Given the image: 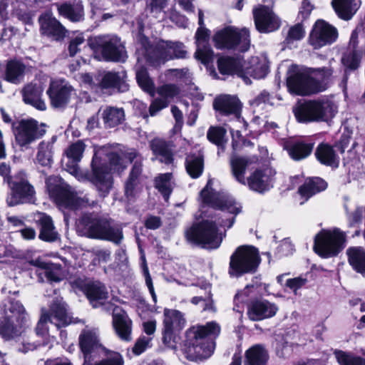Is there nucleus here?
<instances>
[{
    "label": "nucleus",
    "instance_id": "obj_42",
    "mask_svg": "<svg viewBox=\"0 0 365 365\" xmlns=\"http://www.w3.org/2000/svg\"><path fill=\"white\" fill-rule=\"evenodd\" d=\"M31 264L43 270V274L49 282H59L61 280L60 268L53 264L43 262L40 259L31 261Z\"/></svg>",
    "mask_w": 365,
    "mask_h": 365
},
{
    "label": "nucleus",
    "instance_id": "obj_47",
    "mask_svg": "<svg viewBox=\"0 0 365 365\" xmlns=\"http://www.w3.org/2000/svg\"><path fill=\"white\" fill-rule=\"evenodd\" d=\"M219 71L222 75H232L239 68V62L230 57H220L217 61Z\"/></svg>",
    "mask_w": 365,
    "mask_h": 365
},
{
    "label": "nucleus",
    "instance_id": "obj_6",
    "mask_svg": "<svg viewBox=\"0 0 365 365\" xmlns=\"http://www.w3.org/2000/svg\"><path fill=\"white\" fill-rule=\"evenodd\" d=\"M248 165V160L245 158L232 155L230 159L232 173L235 180L257 192L263 193L273 187L276 172L272 168L258 169L253 172L245 180V174Z\"/></svg>",
    "mask_w": 365,
    "mask_h": 365
},
{
    "label": "nucleus",
    "instance_id": "obj_14",
    "mask_svg": "<svg viewBox=\"0 0 365 365\" xmlns=\"http://www.w3.org/2000/svg\"><path fill=\"white\" fill-rule=\"evenodd\" d=\"M344 241L345 235L339 229L323 230L315 236L314 250L324 258L331 257L343 249Z\"/></svg>",
    "mask_w": 365,
    "mask_h": 365
},
{
    "label": "nucleus",
    "instance_id": "obj_1",
    "mask_svg": "<svg viewBox=\"0 0 365 365\" xmlns=\"http://www.w3.org/2000/svg\"><path fill=\"white\" fill-rule=\"evenodd\" d=\"M86 145L82 140L72 143L65 150L67 162L63 160L65 170L79 181L88 180L93 182L102 197L108 194L113 186L111 170L123 172L128 163L136 159L130 176L125 185V194L128 200L136 195L138 178L141 173V158L133 149L120 150L117 153L108 152L106 147L95 150L91 162L92 173L81 170L78 163L81 160Z\"/></svg>",
    "mask_w": 365,
    "mask_h": 365
},
{
    "label": "nucleus",
    "instance_id": "obj_22",
    "mask_svg": "<svg viewBox=\"0 0 365 365\" xmlns=\"http://www.w3.org/2000/svg\"><path fill=\"white\" fill-rule=\"evenodd\" d=\"M73 92V88L66 81L52 80L46 91L54 108L64 107L69 101Z\"/></svg>",
    "mask_w": 365,
    "mask_h": 365
},
{
    "label": "nucleus",
    "instance_id": "obj_32",
    "mask_svg": "<svg viewBox=\"0 0 365 365\" xmlns=\"http://www.w3.org/2000/svg\"><path fill=\"white\" fill-rule=\"evenodd\" d=\"M86 294L94 308L103 304V300L108 298L106 287L100 282L88 284L86 288Z\"/></svg>",
    "mask_w": 365,
    "mask_h": 365
},
{
    "label": "nucleus",
    "instance_id": "obj_15",
    "mask_svg": "<svg viewBox=\"0 0 365 365\" xmlns=\"http://www.w3.org/2000/svg\"><path fill=\"white\" fill-rule=\"evenodd\" d=\"M11 190L10 195L6 199L9 206L30 202L33 200L35 190L29 182L27 176L24 171H20L13 176L12 180H8Z\"/></svg>",
    "mask_w": 365,
    "mask_h": 365
},
{
    "label": "nucleus",
    "instance_id": "obj_5",
    "mask_svg": "<svg viewBox=\"0 0 365 365\" xmlns=\"http://www.w3.org/2000/svg\"><path fill=\"white\" fill-rule=\"evenodd\" d=\"M220 332V327L215 322L190 329L186 333L187 339L184 348L186 357L190 360H197L210 356L214 351V344L206 337H215Z\"/></svg>",
    "mask_w": 365,
    "mask_h": 365
},
{
    "label": "nucleus",
    "instance_id": "obj_39",
    "mask_svg": "<svg viewBox=\"0 0 365 365\" xmlns=\"http://www.w3.org/2000/svg\"><path fill=\"white\" fill-rule=\"evenodd\" d=\"M26 66L18 61H11L7 63L6 80L14 84L19 83L24 78Z\"/></svg>",
    "mask_w": 365,
    "mask_h": 365
},
{
    "label": "nucleus",
    "instance_id": "obj_9",
    "mask_svg": "<svg viewBox=\"0 0 365 365\" xmlns=\"http://www.w3.org/2000/svg\"><path fill=\"white\" fill-rule=\"evenodd\" d=\"M88 237L120 244L123 239L122 229L111 226L109 221L94 213L83 215L78 223Z\"/></svg>",
    "mask_w": 365,
    "mask_h": 365
},
{
    "label": "nucleus",
    "instance_id": "obj_51",
    "mask_svg": "<svg viewBox=\"0 0 365 365\" xmlns=\"http://www.w3.org/2000/svg\"><path fill=\"white\" fill-rule=\"evenodd\" d=\"M254 108V113H259L262 110H265L271 105L269 94L266 92H262L253 101L250 102Z\"/></svg>",
    "mask_w": 365,
    "mask_h": 365
},
{
    "label": "nucleus",
    "instance_id": "obj_52",
    "mask_svg": "<svg viewBox=\"0 0 365 365\" xmlns=\"http://www.w3.org/2000/svg\"><path fill=\"white\" fill-rule=\"evenodd\" d=\"M342 63L351 70L356 69L360 63L361 54L357 51H353L345 53L342 57Z\"/></svg>",
    "mask_w": 365,
    "mask_h": 365
},
{
    "label": "nucleus",
    "instance_id": "obj_21",
    "mask_svg": "<svg viewBox=\"0 0 365 365\" xmlns=\"http://www.w3.org/2000/svg\"><path fill=\"white\" fill-rule=\"evenodd\" d=\"M198 24L200 27L196 32L197 48L195 56L202 63L207 65L213 58V51L207 43L208 30L203 26V13L201 10L198 13Z\"/></svg>",
    "mask_w": 365,
    "mask_h": 365
},
{
    "label": "nucleus",
    "instance_id": "obj_30",
    "mask_svg": "<svg viewBox=\"0 0 365 365\" xmlns=\"http://www.w3.org/2000/svg\"><path fill=\"white\" fill-rule=\"evenodd\" d=\"M126 75L124 72H108L105 73L101 81L100 86L103 90L117 89L120 92L128 90V85L125 82Z\"/></svg>",
    "mask_w": 365,
    "mask_h": 365
},
{
    "label": "nucleus",
    "instance_id": "obj_63",
    "mask_svg": "<svg viewBox=\"0 0 365 365\" xmlns=\"http://www.w3.org/2000/svg\"><path fill=\"white\" fill-rule=\"evenodd\" d=\"M313 9V5L309 0H302L301 6L299 8V15L303 19H307L311 14Z\"/></svg>",
    "mask_w": 365,
    "mask_h": 365
},
{
    "label": "nucleus",
    "instance_id": "obj_11",
    "mask_svg": "<svg viewBox=\"0 0 365 365\" xmlns=\"http://www.w3.org/2000/svg\"><path fill=\"white\" fill-rule=\"evenodd\" d=\"M46 185L50 196L61 207L76 210L91 205L88 197L78 196L58 176L48 178Z\"/></svg>",
    "mask_w": 365,
    "mask_h": 365
},
{
    "label": "nucleus",
    "instance_id": "obj_62",
    "mask_svg": "<svg viewBox=\"0 0 365 365\" xmlns=\"http://www.w3.org/2000/svg\"><path fill=\"white\" fill-rule=\"evenodd\" d=\"M171 112L175 120V130H180L183 124V115L181 110L175 106H172Z\"/></svg>",
    "mask_w": 365,
    "mask_h": 365
},
{
    "label": "nucleus",
    "instance_id": "obj_20",
    "mask_svg": "<svg viewBox=\"0 0 365 365\" xmlns=\"http://www.w3.org/2000/svg\"><path fill=\"white\" fill-rule=\"evenodd\" d=\"M213 107L222 115H234L236 122L246 128L247 123L240 117L242 105L237 97L229 95L220 96L214 100Z\"/></svg>",
    "mask_w": 365,
    "mask_h": 365
},
{
    "label": "nucleus",
    "instance_id": "obj_41",
    "mask_svg": "<svg viewBox=\"0 0 365 365\" xmlns=\"http://www.w3.org/2000/svg\"><path fill=\"white\" fill-rule=\"evenodd\" d=\"M150 147L160 162L165 164H169L172 162V153L165 141L161 139H154L150 143Z\"/></svg>",
    "mask_w": 365,
    "mask_h": 365
},
{
    "label": "nucleus",
    "instance_id": "obj_29",
    "mask_svg": "<svg viewBox=\"0 0 365 365\" xmlns=\"http://www.w3.org/2000/svg\"><path fill=\"white\" fill-rule=\"evenodd\" d=\"M36 222L39 226V238L46 242H53L58 238L51 217L44 213H39L36 217Z\"/></svg>",
    "mask_w": 365,
    "mask_h": 365
},
{
    "label": "nucleus",
    "instance_id": "obj_23",
    "mask_svg": "<svg viewBox=\"0 0 365 365\" xmlns=\"http://www.w3.org/2000/svg\"><path fill=\"white\" fill-rule=\"evenodd\" d=\"M256 29L260 33L272 32L279 27V20L272 9L265 6H259L253 10Z\"/></svg>",
    "mask_w": 365,
    "mask_h": 365
},
{
    "label": "nucleus",
    "instance_id": "obj_37",
    "mask_svg": "<svg viewBox=\"0 0 365 365\" xmlns=\"http://www.w3.org/2000/svg\"><path fill=\"white\" fill-rule=\"evenodd\" d=\"M101 116L107 128H113L122 123L125 119L124 110L117 107H106L102 110Z\"/></svg>",
    "mask_w": 365,
    "mask_h": 365
},
{
    "label": "nucleus",
    "instance_id": "obj_4",
    "mask_svg": "<svg viewBox=\"0 0 365 365\" xmlns=\"http://www.w3.org/2000/svg\"><path fill=\"white\" fill-rule=\"evenodd\" d=\"M331 75L329 68L307 69L291 65L287 73V86L290 93L306 96L326 89L324 81Z\"/></svg>",
    "mask_w": 365,
    "mask_h": 365
},
{
    "label": "nucleus",
    "instance_id": "obj_58",
    "mask_svg": "<svg viewBox=\"0 0 365 365\" xmlns=\"http://www.w3.org/2000/svg\"><path fill=\"white\" fill-rule=\"evenodd\" d=\"M168 106V101L165 99L158 98L155 99L150 106L149 112L151 116L155 115L162 109Z\"/></svg>",
    "mask_w": 365,
    "mask_h": 365
},
{
    "label": "nucleus",
    "instance_id": "obj_45",
    "mask_svg": "<svg viewBox=\"0 0 365 365\" xmlns=\"http://www.w3.org/2000/svg\"><path fill=\"white\" fill-rule=\"evenodd\" d=\"M312 150V143H297L288 149V153L292 159L299 160L309 156Z\"/></svg>",
    "mask_w": 365,
    "mask_h": 365
},
{
    "label": "nucleus",
    "instance_id": "obj_34",
    "mask_svg": "<svg viewBox=\"0 0 365 365\" xmlns=\"http://www.w3.org/2000/svg\"><path fill=\"white\" fill-rule=\"evenodd\" d=\"M348 260L358 273L365 275V250L361 247L349 248L346 251Z\"/></svg>",
    "mask_w": 365,
    "mask_h": 365
},
{
    "label": "nucleus",
    "instance_id": "obj_3",
    "mask_svg": "<svg viewBox=\"0 0 365 365\" xmlns=\"http://www.w3.org/2000/svg\"><path fill=\"white\" fill-rule=\"evenodd\" d=\"M187 52L182 43L159 41L155 45H150L146 38H142L141 48L138 50V63L136 79L139 86L151 96L154 95L155 87L147 71L140 67L145 60L152 66H159L173 58H185Z\"/></svg>",
    "mask_w": 365,
    "mask_h": 365
},
{
    "label": "nucleus",
    "instance_id": "obj_27",
    "mask_svg": "<svg viewBox=\"0 0 365 365\" xmlns=\"http://www.w3.org/2000/svg\"><path fill=\"white\" fill-rule=\"evenodd\" d=\"M39 23L43 34L55 39L62 38L65 36V28L50 13L42 14L39 17Z\"/></svg>",
    "mask_w": 365,
    "mask_h": 365
},
{
    "label": "nucleus",
    "instance_id": "obj_35",
    "mask_svg": "<svg viewBox=\"0 0 365 365\" xmlns=\"http://www.w3.org/2000/svg\"><path fill=\"white\" fill-rule=\"evenodd\" d=\"M327 186V182L320 178H309L299 187V192L307 200L316 193L324 190Z\"/></svg>",
    "mask_w": 365,
    "mask_h": 365
},
{
    "label": "nucleus",
    "instance_id": "obj_48",
    "mask_svg": "<svg viewBox=\"0 0 365 365\" xmlns=\"http://www.w3.org/2000/svg\"><path fill=\"white\" fill-rule=\"evenodd\" d=\"M226 130L222 127H210L207 131L208 140L223 150Z\"/></svg>",
    "mask_w": 365,
    "mask_h": 365
},
{
    "label": "nucleus",
    "instance_id": "obj_2",
    "mask_svg": "<svg viewBox=\"0 0 365 365\" xmlns=\"http://www.w3.org/2000/svg\"><path fill=\"white\" fill-rule=\"evenodd\" d=\"M208 182L205 187L200 192L202 200V210L200 217L202 220L193 224L187 230V239L194 243L200 245L206 249H216L220 247L222 241V235L219 232L217 225L230 228L234 224L235 217L227 220H220L216 215H206V207L229 213L237 215L240 212V206L235 200L225 192H216L210 187Z\"/></svg>",
    "mask_w": 365,
    "mask_h": 365
},
{
    "label": "nucleus",
    "instance_id": "obj_50",
    "mask_svg": "<svg viewBox=\"0 0 365 365\" xmlns=\"http://www.w3.org/2000/svg\"><path fill=\"white\" fill-rule=\"evenodd\" d=\"M157 92L161 99L168 101L169 103L173 98L178 96L180 90L175 84H165L159 87Z\"/></svg>",
    "mask_w": 365,
    "mask_h": 365
},
{
    "label": "nucleus",
    "instance_id": "obj_46",
    "mask_svg": "<svg viewBox=\"0 0 365 365\" xmlns=\"http://www.w3.org/2000/svg\"><path fill=\"white\" fill-rule=\"evenodd\" d=\"M172 175L170 173L161 174L155 178V187L163 195L167 201L172 191Z\"/></svg>",
    "mask_w": 365,
    "mask_h": 365
},
{
    "label": "nucleus",
    "instance_id": "obj_10",
    "mask_svg": "<svg viewBox=\"0 0 365 365\" xmlns=\"http://www.w3.org/2000/svg\"><path fill=\"white\" fill-rule=\"evenodd\" d=\"M28 319L24 305L19 301L10 302L7 309L0 310V336L6 340L19 336Z\"/></svg>",
    "mask_w": 365,
    "mask_h": 365
},
{
    "label": "nucleus",
    "instance_id": "obj_18",
    "mask_svg": "<svg viewBox=\"0 0 365 365\" xmlns=\"http://www.w3.org/2000/svg\"><path fill=\"white\" fill-rule=\"evenodd\" d=\"M97 51L107 61H124L126 58L125 46L120 39L113 35L98 36L96 38Z\"/></svg>",
    "mask_w": 365,
    "mask_h": 365
},
{
    "label": "nucleus",
    "instance_id": "obj_13",
    "mask_svg": "<svg viewBox=\"0 0 365 365\" xmlns=\"http://www.w3.org/2000/svg\"><path fill=\"white\" fill-rule=\"evenodd\" d=\"M259 262V253L255 247L240 246L230 257L229 273L231 276L239 277L245 273L253 272Z\"/></svg>",
    "mask_w": 365,
    "mask_h": 365
},
{
    "label": "nucleus",
    "instance_id": "obj_28",
    "mask_svg": "<svg viewBox=\"0 0 365 365\" xmlns=\"http://www.w3.org/2000/svg\"><path fill=\"white\" fill-rule=\"evenodd\" d=\"M43 87L41 84H28L23 91V98L26 103L31 105L39 110H45L46 105L41 99Z\"/></svg>",
    "mask_w": 365,
    "mask_h": 365
},
{
    "label": "nucleus",
    "instance_id": "obj_31",
    "mask_svg": "<svg viewBox=\"0 0 365 365\" xmlns=\"http://www.w3.org/2000/svg\"><path fill=\"white\" fill-rule=\"evenodd\" d=\"M331 6L337 16L348 21L352 18L359 7V0H332Z\"/></svg>",
    "mask_w": 365,
    "mask_h": 365
},
{
    "label": "nucleus",
    "instance_id": "obj_53",
    "mask_svg": "<svg viewBox=\"0 0 365 365\" xmlns=\"http://www.w3.org/2000/svg\"><path fill=\"white\" fill-rule=\"evenodd\" d=\"M304 29L302 24H297L289 30L286 41L287 43H292L294 41L301 40L304 36Z\"/></svg>",
    "mask_w": 365,
    "mask_h": 365
},
{
    "label": "nucleus",
    "instance_id": "obj_8",
    "mask_svg": "<svg viewBox=\"0 0 365 365\" xmlns=\"http://www.w3.org/2000/svg\"><path fill=\"white\" fill-rule=\"evenodd\" d=\"M48 322L54 324L58 329L71 323H76L68 312L65 302L62 299L58 297L53 302L49 310L45 308L41 309V317L37 323L35 331L37 336L42 338L41 341L42 345H46L51 341Z\"/></svg>",
    "mask_w": 365,
    "mask_h": 365
},
{
    "label": "nucleus",
    "instance_id": "obj_24",
    "mask_svg": "<svg viewBox=\"0 0 365 365\" xmlns=\"http://www.w3.org/2000/svg\"><path fill=\"white\" fill-rule=\"evenodd\" d=\"M79 346L84 355V361H89V354L101 348L96 328L86 326L78 337ZM103 349H104L103 348Z\"/></svg>",
    "mask_w": 365,
    "mask_h": 365
},
{
    "label": "nucleus",
    "instance_id": "obj_7",
    "mask_svg": "<svg viewBox=\"0 0 365 365\" xmlns=\"http://www.w3.org/2000/svg\"><path fill=\"white\" fill-rule=\"evenodd\" d=\"M337 111V105L329 97L305 101L294 109L295 117L300 123L328 122Z\"/></svg>",
    "mask_w": 365,
    "mask_h": 365
},
{
    "label": "nucleus",
    "instance_id": "obj_57",
    "mask_svg": "<svg viewBox=\"0 0 365 365\" xmlns=\"http://www.w3.org/2000/svg\"><path fill=\"white\" fill-rule=\"evenodd\" d=\"M151 341V338L142 336L140 337L135 342L133 351L135 355L141 354L149 346Z\"/></svg>",
    "mask_w": 365,
    "mask_h": 365
},
{
    "label": "nucleus",
    "instance_id": "obj_59",
    "mask_svg": "<svg viewBox=\"0 0 365 365\" xmlns=\"http://www.w3.org/2000/svg\"><path fill=\"white\" fill-rule=\"evenodd\" d=\"M85 41L83 36L81 34H78L75 36L70 42L68 46V51L70 56H73L77 53V52L80 50L79 46L82 45Z\"/></svg>",
    "mask_w": 365,
    "mask_h": 365
},
{
    "label": "nucleus",
    "instance_id": "obj_16",
    "mask_svg": "<svg viewBox=\"0 0 365 365\" xmlns=\"http://www.w3.org/2000/svg\"><path fill=\"white\" fill-rule=\"evenodd\" d=\"M163 341L165 345L173 348L179 334L186 325L184 314L177 309L165 308L163 311Z\"/></svg>",
    "mask_w": 365,
    "mask_h": 365
},
{
    "label": "nucleus",
    "instance_id": "obj_19",
    "mask_svg": "<svg viewBox=\"0 0 365 365\" xmlns=\"http://www.w3.org/2000/svg\"><path fill=\"white\" fill-rule=\"evenodd\" d=\"M337 38V29L324 20L319 19L312 27L309 42L314 48H320L333 43Z\"/></svg>",
    "mask_w": 365,
    "mask_h": 365
},
{
    "label": "nucleus",
    "instance_id": "obj_43",
    "mask_svg": "<svg viewBox=\"0 0 365 365\" xmlns=\"http://www.w3.org/2000/svg\"><path fill=\"white\" fill-rule=\"evenodd\" d=\"M186 170L192 178H198L203 170V159L200 155H188L185 163Z\"/></svg>",
    "mask_w": 365,
    "mask_h": 365
},
{
    "label": "nucleus",
    "instance_id": "obj_56",
    "mask_svg": "<svg viewBox=\"0 0 365 365\" xmlns=\"http://www.w3.org/2000/svg\"><path fill=\"white\" fill-rule=\"evenodd\" d=\"M191 302L194 304H201L203 311H208L210 312H215V307L213 304V302L210 298H208L207 299L201 297H194Z\"/></svg>",
    "mask_w": 365,
    "mask_h": 365
},
{
    "label": "nucleus",
    "instance_id": "obj_33",
    "mask_svg": "<svg viewBox=\"0 0 365 365\" xmlns=\"http://www.w3.org/2000/svg\"><path fill=\"white\" fill-rule=\"evenodd\" d=\"M269 359L267 349L261 344H255L245 352V365H266Z\"/></svg>",
    "mask_w": 365,
    "mask_h": 365
},
{
    "label": "nucleus",
    "instance_id": "obj_26",
    "mask_svg": "<svg viewBox=\"0 0 365 365\" xmlns=\"http://www.w3.org/2000/svg\"><path fill=\"white\" fill-rule=\"evenodd\" d=\"M113 325L116 334L121 339L130 340L132 322L124 311L118 308L114 309Z\"/></svg>",
    "mask_w": 365,
    "mask_h": 365
},
{
    "label": "nucleus",
    "instance_id": "obj_40",
    "mask_svg": "<svg viewBox=\"0 0 365 365\" xmlns=\"http://www.w3.org/2000/svg\"><path fill=\"white\" fill-rule=\"evenodd\" d=\"M53 143L50 141H42L38 145L36 160L44 167H49L53 162Z\"/></svg>",
    "mask_w": 365,
    "mask_h": 365
},
{
    "label": "nucleus",
    "instance_id": "obj_54",
    "mask_svg": "<svg viewBox=\"0 0 365 365\" xmlns=\"http://www.w3.org/2000/svg\"><path fill=\"white\" fill-rule=\"evenodd\" d=\"M307 282V279L303 277L290 278L286 280L284 286L292 290L296 294L297 290L304 287Z\"/></svg>",
    "mask_w": 365,
    "mask_h": 365
},
{
    "label": "nucleus",
    "instance_id": "obj_60",
    "mask_svg": "<svg viewBox=\"0 0 365 365\" xmlns=\"http://www.w3.org/2000/svg\"><path fill=\"white\" fill-rule=\"evenodd\" d=\"M143 273L145 279V284L148 288L149 292L151 294L152 299L155 303L157 302V296L155 292L154 287L153 284L152 279L149 273L148 268L146 264L143 267Z\"/></svg>",
    "mask_w": 365,
    "mask_h": 365
},
{
    "label": "nucleus",
    "instance_id": "obj_49",
    "mask_svg": "<svg viewBox=\"0 0 365 365\" xmlns=\"http://www.w3.org/2000/svg\"><path fill=\"white\" fill-rule=\"evenodd\" d=\"M124 360L123 356L118 352L108 351L106 357L103 359L91 364L90 361H84L83 365H123Z\"/></svg>",
    "mask_w": 365,
    "mask_h": 365
},
{
    "label": "nucleus",
    "instance_id": "obj_25",
    "mask_svg": "<svg viewBox=\"0 0 365 365\" xmlns=\"http://www.w3.org/2000/svg\"><path fill=\"white\" fill-rule=\"evenodd\" d=\"M277 311L275 304L267 300H257L249 306L247 314L251 320L260 321L274 317Z\"/></svg>",
    "mask_w": 365,
    "mask_h": 365
},
{
    "label": "nucleus",
    "instance_id": "obj_38",
    "mask_svg": "<svg viewBox=\"0 0 365 365\" xmlns=\"http://www.w3.org/2000/svg\"><path fill=\"white\" fill-rule=\"evenodd\" d=\"M58 11L61 16L71 21H79L83 17V7L80 2L58 6Z\"/></svg>",
    "mask_w": 365,
    "mask_h": 365
},
{
    "label": "nucleus",
    "instance_id": "obj_61",
    "mask_svg": "<svg viewBox=\"0 0 365 365\" xmlns=\"http://www.w3.org/2000/svg\"><path fill=\"white\" fill-rule=\"evenodd\" d=\"M265 115L262 114V116H260L255 113V116L250 123L252 128L255 130H257L258 131H262V128H265L267 123L265 120Z\"/></svg>",
    "mask_w": 365,
    "mask_h": 365
},
{
    "label": "nucleus",
    "instance_id": "obj_64",
    "mask_svg": "<svg viewBox=\"0 0 365 365\" xmlns=\"http://www.w3.org/2000/svg\"><path fill=\"white\" fill-rule=\"evenodd\" d=\"M248 73L255 78H262L267 75V68L264 66H259L255 68H250Z\"/></svg>",
    "mask_w": 365,
    "mask_h": 365
},
{
    "label": "nucleus",
    "instance_id": "obj_55",
    "mask_svg": "<svg viewBox=\"0 0 365 365\" xmlns=\"http://www.w3.org/2000/svg\"><path fill=\"white\" fill-rule=\"evenodd\" d=\"M294 245L289 239H284L277 247V254L279 257L288 256L294 252Z\"/></svg>",
    "mask_w": 365,
    "mask_h": 365
},
{
    "label": "nucleus",
    "instance_id": "obj_17",
    "mask_svg": "<svg viewBox=\"0 0 365 365\" xmlns=\"http://www.w3.org/2000/svg\"><path fill=\"white\" fill-rule=\"evenodd\" d=\"M14 129L16 140L21 147L29 146L46 133V125L34 119L21 120L14 125Z\"/></svg>",
    "mask_w": 365,
    "mask_h": 365
},
{
    "label": "nucleus",
    "instance_id": "obj_44",
    "mask_svg": "<svg viewBox=\"0 0 365 365\" xmlns=\"http://www.w3.org/2000/svg\"><path fill=\"white\" fill-rule=\"evenodd\" d=\"M334 354L339 365H365V359L350 352L335 350Z\"/></svg>",
    "mask_w": 365,
    "mask_h": 365
},
{
    "label": "nucleus",
    "instance_id": "obj_36",
    "mask_svg": "<svg viewBox=\"0 0 365 365\" xmlns=\"http://www.w3.org/2000/svg\"><path fill=\"white\" fill-rule=\"evenodd\" d=\"M317 160L322 164L336 168L339 165V158L333 148L327 144H320L315 153Z\"/></svg>",
    "mask_w": 365,
    "mask_h": 365
},
{
    "label": "nucleus",
    "instance_id": "obj_12",
    "mask_svg": "<svg viewBox=\"0 0 365 365\" xmlns=\"http://www.w3.org/2000/svg\"><path fill=\"white\" fill-rule=\"evenodd\" d=\"M215 46L219 49H235L246 51L250 46V32L245 29L228 26L215 33L213 36Z\"/></svg>",
    "mask_w": 365,
    "mask_h": 365
}]
</instances>
